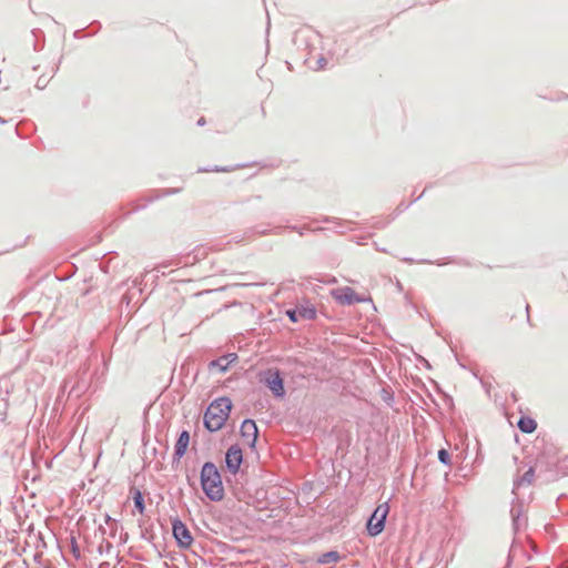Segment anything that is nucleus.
<instances>
[{
  "mask_svg": "<svg viewBox=\"0 0 568 568\" xmlns=\"http://www.w3.org/2000/svg\"><path fill=\"white\" fill-rule=\"evenodd\" d=\"M232 402L227 397H221L210 404L204 414V425L210 432L220 430L230 416Z\"/></svg>",
  "mask_w": 568,
  "mask_h": 568,
  "instance_id": "f257e3e1",
  "label": "nucleus"
},
{
  "mask_svg": "<svg viewBox=\"0 0 568 568\" xmlns=\"http://www.w3.org/2000/svg\"><path fill=\"white\" fill-rule=\"evenodd\" d=\"M201 486L206 497L213 501H220L224 497V487L216 466L205 463L201 470Z\"/></svg>",
  "mask_w": 568,
  "mask_h": 568,
  "instance_id": "f03ea898",
  "label": "nucleus"
},
{
  "mask_svg": "<svg viewBox=\"0 0 568 568\" xmlns=\"http://www.w3.org/2000/svg\"><path fill=\"white\" fill-rule=\"evenodd\" d=\"M389 514V505L387 501L379 504L367 521V532L375 537L379 535L385 527V520Z\"/></svg>",
  "mask_w": 568,
  "mask_h": 568,
  "instance_id": "7ed1b4c3",
  "label": "nucleus"
},
{
  "mask_svg": "<svg viewBox=\"0 0 568 568\" xmlns=\"http://www.w3.org/2000/svg\"><path fill=\"white\" fill-rule=\"evenodd\" d=\"M332 297L342 305H352L355 303L364 302L365 298L361 297L352 287L343 286L331 291Z\"/></svg>",
  "mask_w": 568,
  "mask_h": 568,
  "instance_id": "20e7f679",
  "label": "nucleus"
},
{
  "mask_svg": "<svg viewBox=\"0 0 568 568\" xmlns=\"http://www.w3.org/2000/svg\"><path fill=\"white\" fill-rule=\"evenodd\" d=\"M271 389L274 396L282 398L285 395L283 378L277 369H268L262 379Z\"/></svg>",
  "mask_w": 568,
  "mask_h": 568,
  "instance_id": "39448f33",
  "label": "nucleus"
},
{
  "mask_svg": "<svg viewBox=\"0 0 568 568\" xmlns=\"http://www.w3.org/2000/svg\"><path fill=\"white\" fill-rule=\"evenodd\" d=\"M257 426L252 419H245L241 426V438L244 445L253 447L257 439Z\"/></svg>",
  "mask_w": 568,
  "mask_h": 568,
  "instance_id": "423d86ee",
  "label": "nucleus"
},
{
  "mask_svg": "<svg viewBox=\"0 0 568 568\" xmlns=\"http://www.w3.org/2000/svg\"><path fill=\"white\" fill-rule=\"evenodd\" d=\"M243 460V453L242 449L237 445L231 446L225 456V463L229 468V470L233 474H235Z\"/></svg>",
  "mask_w": 568,
  "mask_h": 568,
  "instance_id": "0eeeda50",
  "label": "nucleus"
},
{
  "mask_svg": "<svg viewBox=\"0 0 568 568\" xmlns=\"http://www.w3.org/2000/svg\"><path fill=\"white\" fill-rule=\"evenodd\" d=\"M286 314L292 322L296 323L300 320H314L316 310L312 305H301L295 310H288Z\"/></svg>",
  "mask_w": 568,
  "mask_h": 568,
  "instance_id": "6e6552de",
  "label": "nucleus"
},
{
  "mask_svg": "<svg viewBox=\"0 0 568 568\" xmlns=\"http://www.w3.org/2000/svg\"><path fill=\"white\" fill-rule=\"evenodd\" d=\"M173 535L178 542L183 547H187L192 544V536L186 526L181 521H175L173 524Z\"/></svg>",
  "mask_w": 568,
  "mask_h": 568,
  "instance_id": "1a4fd4ad",
  "label": "nucleus"
},
{
  "mask_svg": "<svg viewBox=\"0 0 568 568\" xmlns=\"http://www.w3.org/2000/svg\"><path fill=\"white\" fill-rule=\"evenodd\" d=\"M237 359L236 354H229L222 356L211 363V367L217 369L220 373L227 371L229 366Z\"/></svg>",
  "mask_w": 568,
  "mask_h": 568,
  "instance_id": "9d476101",
  "label": "nucleus"
},
{
  "mask_svg": "<svg viewBox=\"0 0 568 568\" xmlns=\"http://www.w3.org/2000/svg\"><path fill=\"white\" fill-rule=\"evenodd\" d=\"M189 443H190V434H189V432L184 430L180 434L178 442L175 444V455L178 457H182L185 454Z\"/></svg>",
  "mask_w": 568,
  "mask_h": 568,
  "instance_id": "9b49d317",
  "label": "nucleus"
},
{
  "mask_svg": "<svg viewBox=\"0 0 568 568\" xmlns=\"http://www.w3.org/2000/svg\"><path fill=\"white\" fill-rule=\"evenodd\" d=\"M518 427L519 429L523 432V433H526V434H530L532 432H535L536 427H537V423L534 418L531 417H528V416H523L519 420H518Z\"/></svg>",
  "mask_w": 568,
  "mask_h": 568,
  "instance_id": "f8f14e48",
  "label": "nucleus"
},
{
  "mask_svg": "<svg viewBox=\"0 0 568 568\" xmlns=\"http://www.w3.org/2000/svg\"><path fill=\"white\" fill-rule=\"evenodd\" d=\"M338 560H341V556L337 551H328L318 556L316 562L320 565H325L329 562H336Z\"/></svg>",
  "mask_w": 568,
  "mask_h": 568,
  "instance_id": "ddd939ff",
  "label": "nucleus"
},
{
  "mask_svg": "<svg viewBox=\"0 0 568 568\" xmlns=\"http://www.w3.org/2000/svg\"><path fill=\"white\" fill-rule=\"evenodd\" d=\"M133 500H134L135 508L138 509V511L140 514H142L144 510V500H143V496L140 490H135L133 493Z\"/></svg>",
  "mask_w": 568,
  "mask_h": 568,
  "instance_id": "4468645a",
  "label": "nucleus"
},
{
  "mask_svg": "<svg viewBox=\"0 0 568 568\" xmlns=\"http://www.w3.org/2000/svg\"><path fill=\"white\" fill-rule=\"evenodd\" d=\"M438 458L444 464H448L449 463V454L445 449H440L438 452Z\"/></svg>",
  "mask_w": 568,
  "mask_h": 568,
  "instance_id": "2eb2a0df",
  "label": "nucleus"
}]
</instances>
